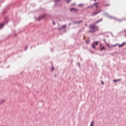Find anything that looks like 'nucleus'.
<instances>
[{
	"label": "nucleus",
	"mask_w": 126,
	"mask_h": 126,
	"mask_svg": "<svg viewBox=\"0 0 126 126\" xmlns=\"http://www.w3.org/2000/svg\"><path fill=\"white\" fill-rule=\"evenodd\" d=\"M45 16H46V15H42L41 18H44V17H45Z\"/></svg>",
	"instance_id": "obj_18"
},
{
	"label": "nucleus",
	"mask_w": 126,
	"mask_h": 126,
	"mask_svg": "<svg viewBox=\"0 0 126 126\" xmlns=\"http://www.w3.org/2000/svg\"><path fill=\"white\" fill-rule=\"evenodd\" d=\"M103 50H104V51L106 50V48L104 46L100 48V51H103Z\"/></svg>",
	"instance_id": "obj_8"
},
{
	"label": "nucleus",
	"mask_w": 126,
	"mask_h": 126,
	"mask_svg": "<svg viewBox=\"0 0 126 126\" xmlns=\"http://www.w3.org/2000/svg\"><path fill=\"white\" fill-rule=\"evenodd\" d=\"M82 21H80V22H77V23L78 24H79V23H82Z\"/></svg>",
	"instance_id": "obj_14"
},
{
	"label": "nucleus",
	"mask_w": 126,
	"mask_h": 126,
	"mask_svg": "<svg viewBox=\"0 0 126 126\" xmlns=\"http://www.w3.org/2000/svg\"><path fill=\"white\" fill-rule=\"evenodd\" d=\"M89 29L90 33H94L96 32V31H99V28L94 24H91Z\"/></svg>",
	"instance_id": "obj_1"
},
{
	"label": "nucleus",
	"mask_w": 126,
	"mask_h": 126,
	"mask_svg": "<svg viewBox=\"0 0 126 126\" xmlns=\"http://www.w3.org/2000/svg\"><path fill=\"white\" fill-rule=\"evenodd\" d=\"M52 70H55V68H54V67H52Z\"/></svg>",
	"instance_id": "obj_19"
},
{
	"label": "nucleus",
	"mask_w": 126,
	"mask_h": 126,
	"mask_svg": "<svg viewBox=\"0 0 126 126\" xmlns=\"http://www.w3.org/2000/svg\"><path fill=\"white\" fill-rule=\"evenodd\" d=\"M102 84H104V82H102Z\"/></svg>",
	"instance_id": "obj_22"
},
{
	"label": "nucleus",
	"mask_w": 126,
	"mask_h": 126,
	"mask_svg": "<svg viewBox=\"0 0 126 126\" xmlns=\"http://www.w3.org/2000/svg\"><path fill=\"white\" fill-rule=\"evenodd\" d=\"M102 20L100 19V20H98V21H97L96 22H95V24H97V23H99V22H101V21H102Z\"/></svg>",
	"instance_id": "obj_10"
},
{
	"label": "nucleus",
	"mask_w": 126,
	"mask_h": 126,
	"mask_svg": "<svg viewBox=\"0 0 126 126\" xmlns=\"http://www.w3.org/2000/svg\"><path fill=\"white\" fill-rule=\"evenodd\" d=\"M91 126H94V122H92L91 124Z\"/></svg>",
	"instance_id": "obj_11"
},
{
	"label": "nucleus",
	"mask_w": 126,
	"mask_h": 126,
	"mask_svg": "<svg viewBox=\"0 0 126 126\" xmlns=\"http://www.w3.org/2000/svg\"><path fill=\"white\" fill-rule=\"evenodd\" d=\"M125 44V43L124 42L122 44H120V45H119V48H121V47H124Z\"/></svg>",
	"instance_id": "obj_7"
},
{
	"label": "nucleus",
	"mask_w": 126,
	"mask_h": 126,
	"mask_svg": "<svg viewBox=\"0 0 126 126\" xmlns=\"http://www.w3.org/2000/svg\"><path fill=\"white\" fill-rule=\"evenodd\" d=\"M79 6H83V4H79Z\"/></svg>",
	"instance_id": "obj_16"
},
{
	"label": "nucleus",
	"mask_w": 126,
	"mask_h": 126,
	"mask_svg": "<svg viewBox=\"0 0 126 126\" xmlns=\"http://www.w3.org/2000/svg\"><path fill=\"white\" fill-rule=\"evenodd\" d=\"M70 10V11H74V12H77L78 11L77 9H75L74 8H71Z\"/></svg>",
	"instance_id": "obj_5"
},
{
	"label": "nucleus",
	"mask_w": 126,
	"mask_h": 126,
	"mask_svg": "<svg viewBox=\"0 0 126 126\" xmlns=\"http://www.w3.org/2000/svg\"><path fill=\"white\" fill-rule=\"evenodd\" d=\"M67 2H69V1H70V0H67L66 1Z\"/></svg>",
	"instance_id": "obj_21"
},
{
	"label": "nucleus",
	"mask_w": 126,
	"mask_h": 126,
	"mask_svg": "<svg viewBox=\"0 0 126 126\" xmlns=\"http://www.w3.org/2000/svg\"><path fill=\"white\" fill-rule=\"evenodd\" d=\"M3 102H5V100H2L1 101V103H3Z\"/></svg>",
	"instance_id": "obj_17"
},
{
	"label": "nucleus",
	"mask_w": 126,
	"mask_h": 126,
	"mask_svg": "<svg viewBox=\"0 0 126 126\" xmlns=\"http://www.w3.org/2000/svg\"><path fill=\"white\" fill-rule=\"evenodd\" d=\"M99 44V42L98 41H94L92 43V47L93 49H96V47L95 46H98V44Z\"/></svg>",
	"instance_id": "obj_2"
},
{
	"label": "nucleus",
	"mask_w": 126,
	"mask_h": 126,
	"mask_svg": "<svg viewBox=\"0 0 126 126\" xmlns=\"http://www.w3.org/2000/svg\"><path fill=\"white\" fill-rule=\"evenodd\" d=\"M99 12H101V10L97 11L96 12H94L93 13L91 14V16H94V15H96V14H98V13H99Z\"/></svg>",
	"instance_id": "obj_4"
},
{
	"label": "nucleus",
	"mask_w": 126,
	"mask_h": 126,
	"mask_svg": "<svg viewBox=\"0 0 126 126\" xmlns=\"http://www.w3.org/2000/svg\"><path fill=\"white\" fill-rule=\"evenodd\" d=\"M96 0H94V1H95Z\"/></svg>",
	"instance_id": "obj_24"
},
{
	"label": "nucleus",
	"mask_w": 126,
	"mask_h": 126,
	"mask_svg": "<svg viewBox=\"0 0 126 126\" xmlns=\"http://www.w3.org/2000/svg\"><path fill=\"white\" fill-rule=\"evenodd\" d=\"M96 8H98V6H96Z\"/></svg>",
	"instance_id": "obj_23"
},
{
	"label": "nucleus",
	"mask_w": 126,
	"mask_h": 126,
	"mask_svg": "<svg viewBox=\"0 0 126 126\" xmlns=\"http://www.w3.org/2000/svg\"><path fill=\"white\" fill-rule=\"evenodd\" d=\"M66 28V25H64L62 27V29H65Z\"/></svg>",
	"instance_id": "obj_6"
},
{
	"label": "nucleus",
	"mask_w": 126,
	"mask_h": 126,
	"mask_svg": "<svg viewBox=\"0 0 126 126\" xmlns=\"http://www.w3.org/2000/svg\"><path fill=\"white\" fill-rule=\"evenodd\" d=\"M103 41L105 44H107V41H106V39H103Z\"/></svg>",
	"instance_id": "obj_15"
},
{
	"label": "nucleus",
	"mask_w": 126,
	"mask_h": 126,
	"mask_svg": "<svg viewBox=\"0 0 126 126\" xmlns=\"http://www.w3.org/2000/svg\"><path fill=\"white\" fill-rule=\"evenodd\" d=\"M114 82H118V81H120V80H114Z\"/></svg>",
	"instance_id": "obj_13"
},
{
	"label": "nucleus",
	"mask_w": 126,
	"mask_h": 126,
	"mask_svg": "<svg viewBox=\"0 0 126 126\" xmlns=\"http://www.w3.org/2000/svg\"><path fill=\"white\" fill-rule=\"evenodd\" d=\"M97 4H98V3H95L94 4V5H96Z\"/></svg>",
	"instance_id": "obj_20"
},
{
	"label": "nucleus",
	"mask_w": 126,
	"mask_h": 126,
	"mask_svg": "<svg viewBox=\"0 0 126 126\" xmlns=\"http://www.w3.org/2000/svg\"><path fill=\"white\" fill-rule=\"evenodd\" d=\"M105 44H106V46H107V47H109V48H114L115 47H116V46H118V44H115L114 45L110 46V43H108L107 42Z\"/></svg>",
	"instance_id": "obj_3"
},
{
	"label": "nucleus",
	"mask_w": 126,
	"mask_h": 126,
	"mask_svg": "<svg viewBox=\"0 0 126 126\" xmlns=\"http://www.w3.org/2000/svg\"><path fill=\"white\" fill-rule=\"evenodd\" d=\"M3 26H4V24H3V23L0 24V28H2V27H3Z\"/></svg>",
	"instance_id": "obj_9"
},
{
	"label": "nucleus",
	"mask_w": 126,
	"mask_h": 126,
	"mask_svg": "<svg viewBox=\"0 0 126 126\" xmlns=\"http://www.w3.org/2000/svg\"><path fill=\"white\" fill-rule=\"evenodd\" d=\"M86 42L87 43V44H89V43H90V40H86Z\"/></svg>",
	"instance_id": "obj_12"
}]
</instances>
